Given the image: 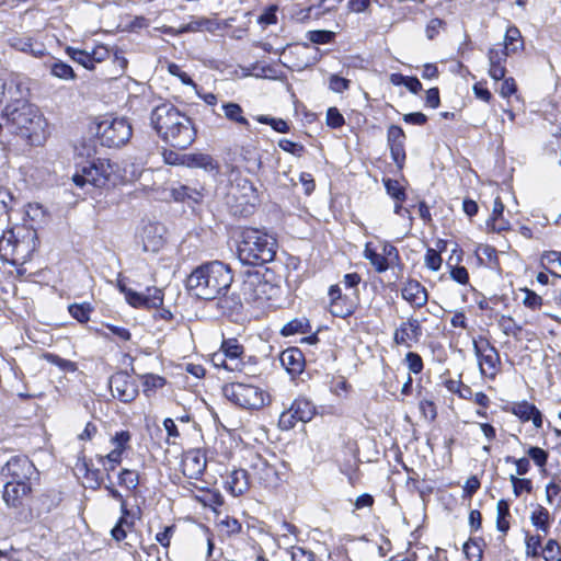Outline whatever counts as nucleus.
<instances>
[{"instance_id": "nucleus-23", "label": "nucleus", "mask_w": 561, "mask_h": 561, "mask_svg": "<svg viewBox=\"0 0 561 561\" xmlns=\"http://www.w3.org/2000/svg\"><path fill=\"white\" fill-rule=\"evenodd\" d=\"M171 196L175 202L182 203H199L203 198V193L196 187H191L184 184H178L171 187Z\"/></svg>"}, {"instance_id": "nucleus-59", "label": "nucleus", "mask_w": 561, "mask_h": 561, "mask_svg": "<svg viewBox=\"0 0 561 561\" xmlns=\"http://www.w3.org/2000/svg\"><path fill=\"white\" fill-rule=\"evenodd\" d=\"M442 256L436 250L427 249L425 254V265L427 268L438 271L442 266Z\"/></svg>"}, {"instance_id": "nucleus-24", "label": "nucleus", "mask_w": 561, "mask_h": 561, "mask_svg": "<svg viewBox=\"0 0 561 561\" xmlns=\"http://www.w3.org/2000/svg\"><path fill=\"white\" fill-rule=\"evenodd\" d=\"M181 163H185L187 167L202 168L206 171L218 170V163L211 156L206 153L184 154Z\"/></svg>"}, {"instance_id": "nucleus-9", "label": "nucleus", "mask_w": 561, "mask_h": 561, "mask_svg": "<svg viewBox=\"0 0 561 561\" xmlns=\"http://www.w3.org/2000/svg\"><path fill=\"white\" fill-rule=\"evenodd\" d=\"M222 392L229 401L243 409H261L268 399L261 388L244 382L228 383L224 386Z\"/></svg>"}, {"instance_id": "nucleus-53", "label": "nucleus", "mask_w": 561, "mask_h": 561, "mask_svg": "<svg viewBox=\"0 0 561 561\" xmlns=\"http://www.w3.org/2000/svg\"><path fill=\"white\" fill-rule=\"evenodd\" d=\"M278 146L282 150L295 157H301L305 152V147L301 144L294 142L289 139H280Z\"/></svg>"}, {"instance_id": "nucleus-32", "label": "nucleus", "mask_w": 561, "mask_h": 561, "mask_svg": "<svg viewBox=\"0 0 561 561\" xmlns=\"http://www.w3.org/2000/svg\"><path fill=\"white\" fill-rule=\"evenodd\" d=\"M550 514L547 508L538 505L530 515V522L537 529L542 530L545 534L548 533L550 524Z\"/></svg>"}, {"instance_id": "nucleus-3", "label": "nucleus", "mask_w": 561, "mask_h": 561, "mask_svg": "<svg viewBox=\"0 0 561 561\" xmlns=\"http://www.w3.org/2000/svg\"><path fill=\"white\" fill-rule=\"evenodd\" d=\"M232 280L230 267L222 262L213 261L192 271L186 279V288L197 298L211 300L225 295Z\"/></svg>"}, {"instance_id": "nucleus-29", "label": "nucleus", "mask_w": 561, "mask_h": 561, "mask_svg": "<svg viewBox=\"0 0 561 561\" xmlns=\"http://www.w3.org/2000/svg\"><path fill=\"white\" fill-rule=\"evenodd\" d=\"M502 48L507 50L511 54L516 53L519 49H523L522 34L516 26H510L506 30V33L504 36V45Z\"/></svg>"}, {"instance_id": "nucleus-45", "label": "nucleus", "mask_w": 561, "mask_h": 561, "mask_svg": "<svg viewBox=\"0 0 561 561\" xmlns=\"http://www.w3.org/2000/svg\"><path fill=\"white\" fill-rule=\"evenodd\" d=\"M462 550H463V553L466 554V558L469 561H481V559H482V548H481V545L477 540L469 539L463 545Z\"/></svg>"}, {"instance_id": "nucleus-10", "label": "nucleus", "mask_w": 561, "mask_h": 561, "mask_svg": "<svg viewBox=\"0 0 561 561\" xmlns=\"http://www.w3.org/2000/svg\"><path fill=\"white\" fill-rule=\"evenodd\" d=\"M474 354L478 358L482 376L494 379L500 371L501 358L497 350L484 340L481 343L473 342Z\"/></svg>"}, {"instance_id": "nucleus-36", "label": "nucleus", "mask_w": 561, "mask_h": 561, "mask_svg": "<svg viewBox=\"0 0 561 561\" xmlns=\"http://www.w3.org/2000/svg\"><path fill=\"white\" fill-rule=\"evenodd\" d=\"M541 261L543 266L549 265L552 268L550 273L556 277H561V252L547 251L542 254Z\"/></svg>"}, {"instance_id": "nucleus-2", "label": "nucleus", "mask_w": 561, "mask_h": 561, "mask_svg": "<svg viewBox=\"0 0 561 561\" xmlns=\"http://www.w3.org/2000/svg\"><path fill=\"white\" fill-rule=\"evenodd\" d=\"M150 123L159 137L174 148L186 149L196 138L192 119L170 102L152 108Z\"/></svg>"}, {"instance_id": "nucleus-12", "label": "nucleus", "mask_w": 561, "mask_h": 561, "mask_svg": "<svg viewBox=\"0 0 561 561\" xmlns=\"http://www.w3.org/2000/svg\"><path fill=\"white\" fill-rule=\"evenodd\" d=\"M165 227L160 222H142L138 238L145 252L157 253L164 245Z\"/></svg>"}, {"instance_id": "nucleus-1", "label": "nucleus", "mask_w": 561, "mask_h": 561, "mask_svg": "<svg viewBox=\"0 0 561 561\" xmlns=\"http://www.w3.org/2000/svg\"><path fill=\"white\" fill-rule=\"evenodd\" d=\"M2 119L10 131L21 136L32 146H39L46 139V119L39 110L27 102L21 89L2 111Z\"/></svg>"}, {"instance_id": "nucleus-57", "label": "nucleus", "mask_w": 561, "mask_h": 561, "mask_svg": "<svg viewBox=\"0 0 561 561\" xmlns=\"http://www.w3.org/2000/svg\"><path fill=\"white\" fill-rule=\"evenodd\" d=\"M523 304L527 308L536 310L542 306V298L530 289H524Z\"/></svg>"}, {"instance_id": "nucleus-14", "label": "nucleus", "mask_w": 561, "mask_h": 561, "mask_svg": "<svg viewBox=\"0 0 561 561\" xmlns=\"http://www.w3.org/2000/svg\"><path fill=\"white\" fill-rule=\"evenodd\" d=\"M31 491L30 482L7 481L3 486L2 497L7 506L19 508L24 505Z\"/></svg>"}, {"instance_id": "nucleus-54", "label": "nucleus", "mask_w": 561, "mask_h": 561, "mask_svg": "<svg viewBox=\"0 0 561 561\" xmlns=\"http://www.w3.org/2000/svg\"><path fill=\"white\" fill-rule=\"evenodd\" d=\"M541 548V537L540 536H530L526 537V554L531 558L539 557Z\"/></svg>"}, {"instance_id": "nucleus-39", "label": "nucleus", "mask_w": 561, "mask_h": 561, "mask_svg": "<svg viewBox=\"0 0 561 561\" xmlns=\"http://www.w3.org/2000/svg\"><path fill=\"white\" fill-rule=\"evenodd\" d=\"M142 379L144 393L148 397L165 385V379L163 377L153 374L144 375Z\"/></svg>"}, {"instance_id": "nucleus-15", "label": "nucleus", "mask_w": 561, "mask_h": 561, "mask_svg": "<svg viewBox=\"0 0 561 561\" xmlns=\"http://www.w3.org/2000/svg\"><path fill=\"white\" fill-rule=\"evenodd\" d=\"M422 335L421 323L417 319L409 318L394 331L393 340L399 345L410 346L409 342H417Z\"/></svg>"}, {"instance_id": "nucleus-64", "label": "nucleus", "mask_w": 561, "mask_h": 561, "mask_svg": "<svg viewBox=\"0 0 561 561\" xmlns=\"http://www.w3.org/2000/svg\"><path fill=\"white\" fill-rule=\"evenodd\" d=\"M291 559L293 561H314V556L311 551L305 550L301 547H293Z\"/></svg>"}, {"instance_id": "nucleus-16", "label": "nucleus", "mask_w": 561, "mask_h": 561, "mask_svg": "<svg viewBox=\"0 0 561 561\" xmlns=\"http://www.w3.org/2000/svg\"><path fill=\"white\" fill-rule=\"evenodd\" d=\"M401 295L414 308L425 306L428 300L426 288L415 279H409L403 284Z\"/></svg>"}, {"instance_id": "nucleus-48", "label": "nucleus", "mask_w": 561, "mask_h": 561, "mask_svg": "<svg viewBox=\"0 0 561 561\" xmlns=\"http://www.w3.org/2000/svg\"><path fill=\"white\" fill-rule=\"evenodd\" d=\"M148 309L158 308L163 304V294L162 290L157 287L147 288V293L145 294Z\"/></svg>"}, {"instance_id": "nucleus-33", "label": "nucleus", "mask_w": 561, "mask_h": 561, "mask_svg": "<svg viewBox=\"0 0 561 561\" xmlns=\"http://www.w3.org/2000/svg\"><path fill=\"white\" fill-rule=\"evenodd\" d=\"M510 516V505L507 501L500 500L496 504V528L506 534L510 529L507 517Z\"/></svg>"}, {"instance_id": "nucleus-21", "label": "nucleus", "mask_w": 561, "mask_h": 561, "mask_svg": "<svg viewBox=\"0 0 561 561\" xmlns=\"http://www.w3.org/2000/svg\"><path fill=\"white\" fill-rule=\"evenodd\" d=\"M183 472L191 479H197L206 468V460L198 451H190L183 459Z\"/></svg>"}, {"instance_id": "nucleus-43", "label": "nucleus", "mask_w": 561, "mask_h": 561, "mask_svg": "<svg viewBox=\"0 0 561 561\" xmlns=\"http://www.w3.org/2000/svg\"><path fill=\"white\" fill-rule=\"evenodd\" d=\"M383 184L387 193L397 202H403L405 199L407 195L404 188L397 180L386 179L383 180Z\"/></svg>"}, {"instance_id": "nucleus-8", "label": "nucleus", "mask_w": 561, "mask_h": 561, "mask_svg": "<svg viewBox=\"0 0 561 561\" xmlns=\"http://www.w3.org/2000/svg\"><path fill=\"white\" fill-rule=\"evenodd\" d=\"M279 288L264 279L260 272H248L241 285V296L249 304L263 306L277 296Z\"/></svg>"}, {"instance_id": "nucleus-46", "label": "nucleus", "mask_w": 561, "mask_h": 561, "mask_svg": "<svg viewBox=\"0 0 561 561\" xmlns=\"http://www.w3.org/2000/svg\"><path fill=\"white\" fill-rule=\"evenodd\" d=\"M499 325L506 335L517 336L522 331V327L508 316H502L499 320Z\"/></svg>"}, {"instance_id": "nucleus-50", "label": "nucleus", "mask_w": 561, "mask_h": 561, "mask_svg": "<svg viewBox=\"0 0 561 561\" xmlns=\"http://www.w3.org/2000/svg\"><path fill=\"white\" fill-rule=\"evenodd\" d=\"M380 253H381V256H383V259L387 262H389V267L392 265H396L400 262V255H399L398 249L388 242H385L382 244Z\"/></svg>"}, {"instance_id": "nucleus-19", "label": "nucleus", "mask_w": 561, "mask_h": 561, "mask_svg": "<svg viewBox=\"0 0 561 561\" xmlns=\"http://www.w3.org/2000/svg\"><path fill=\"white\" fill-rule=\"evenodd\" d=\"M10 44L19 51L30 54L34 57H42L46 53V47L43 43L34 41L30 36H15L11 38Z\"/></svg>"}, {"instance_id": "nucleus-41", "label": "nucleus", "mask_w": 561, "mask_h": 561, "mask_svg": "<svg viewBox=\"0 0 561 561\" xmlns=\"http://www.w3.org/2000/svg\"><path fill=\"white\" fill-rule=\"evenodd\" d=\"M329 387L330 391L340 398H346L352 388L346 379L342 376L332 377Z\"/></svg>"}, {"instance_id": "nucleus-34", "label": "nucleus", "mask_w": 561, "mask_h": 561, "mask_svg": "<svg viewBox=\"0 0 561 561\" xmlns=\"http://www.w3.org/2000/svg\"><path fill=\"white\" fill-rule=\"evenodd\" d=\"M15 95H21V84L14 80L0 79V105L7 99L11 102Z\"/></svg>"}, {"instance_id": "nucleus-35", "label": "nucleus", "mask_w": 561, "mask_h": 561, "mask_svg": "<svg viewBox=\"0 0 561 561\" xmlns=\"http://www.w3.org/2000/svg\"><path fill=\"white\" fill-rule=\"evenodd\" d=\"M219 533L222 536L231 537L241 531V524L237 518L225 516L217 523Z\"/></svg>"}, {"instance_id": "nucleus-55", "label": "nucleus", "mask_w": 561, "mask_h": 561, "mask_svg": "<svg viewBox=\"0 0 561 561\" xmlns=\"http://www.w3.org/2000/svg\"><path fill=\"white\" fill-rule=\"evenodd\" d=\"M387 140L389 146L396 144L404 145L405 134L400 126L391 125L388 128Z\"/></svg>"}, {"instance_id": "nucleus-60", "label": "nucleus", "mask_w": 561, "mask_h": 561, "mask_svg": "<svg viewBox=\"0 0 561 561\" xmlns=\"http://www.w3.org/2000/svg\"><path fill=\"white\" fill-rule=\"evenodd\" d=\"M345 121L343 115L336 107H330L327 112V124L331 128H340L344 125Z\"/></svg>"}, {"instance_id": "nucleus-22", "label": "nucleus", "mask_w": 561, "mask_h": 561, "mask_svg": "<svg viewBox=\"0 0 561 561\" xmlns=\"http://www.w3.org/2000/svg\"><path fill=\"white\" fill-rule=\"evenodd\" d=\"M250 486L248 472L243 469L233 470L226 480V489L233 495H242Z\"/></svg>"}, {"instance_id": "nucleus-30", "label": "nucleus", "mask_w": 561, "mask_h": 561, "mask_svg": "<svg viewBox=\"0 0 561 561\" xmlns=\"http://www.w3.org/2000/svg\"><path fill=\"white\" fill-rule=\"evenodd\" d=\"M220 351L229 362L234 364L239 363L238 359L243 353V346L236 339H228L222 341Z\"/></svg>"}, {"instance_id": "nucleus-47", "label": "nucleus", "mask_w": 561, "mask_h": 561, "mask_svg": "<svg viewBox=\"0 0 561 561\" xmlns=\"http://www.w3.org/2000/svg\"><path fill=\"white\" fill-rule=\"evenodd\" d=\"M16 205V199L10 190L0 187V213L7 214Z\"/></svg>"}, {"instance_id": "nucleus-38", "label": "nucleus", "mask_w": 561, "mask_h": 561, "mask_svg": "<svg viewBox=\"0 0 561 561\" xmlns=\"http://www.w3.org/2000/svg\"><path fill=\"white\" fill-rule=\"evenodd\" d=\"M118 483L121 486L134 491L139 484V476L134 470L123 469L118 474Z\"/></svg>"}, {"instance_id": "nucleus-44", "label": "nucleus", "mask_w": 561, "mask_h": 561, "mask_svg": "<svg viewBox=\"0 0 561 561\" xmlns=\"http://www.w3.org/2000/svg\"><path fill=\"white\" fill-rule=\"evenodd\" d=\"M121 290L125 294V298L127 302L135 308H147V300L145 294L134 291L131 289H127L124 286H121Z\"/></svg>"}, {"instance_id": "nucleus-4", "label": "nucleus", "mask_w": 561, "mask_h": 561, "mask_svg": "<svg viewBox=\"0 0 561 561\" xmlns=\"http://www.w3.org/2000/svg\"><path fill=\"white\" fill-rule=\"evenodd\" d=\"M38 245L37 232L25 225L4 230L0 237V259L12 265H22L31 260Z\"/></svg>"}, {"instance_id": "nucleus-7", "label": "nucleus", "mask_w": 561, "mask_h": 561, "mask_svg": "<svg viewBox=\"0 0 561 561\" xmlns=\"http://www.w3.org/2000/svg\"><path fill=\"white\" fill-rule=\"evenodd\" d=\"M133 135L130 123L124 117H104L96 127V136L102 146L119 148L127 144Z\"/></svg>"}, {"instance_id": "nucleus-11", "label": "nucleus", "mask_w": 561, "mask_h": 561, "mask_svg": "<svg viewBox=\"0 0 561 561\" xmlns=\"http://www.w3.org/2000/svg\"><path fill=\"white\" fill-rule=\"evenodd\" d=\"M2 473L9 481L30 482L37 474L33 462L25 456L11 457L2 468Z\"/></svg>"}, {"instance_id": "nucleus-17", "label": "nucleus", "mask_w": 561, "mask_h": 561, "mask_svg": "<svg viewBox=\"0 0 561 561\" xmlns=\"http://www.w3.org/2000/svg\"><path fill=\"white\" fill-rule=\"evenodd\" d=\"M511 53L501 48L500 45L493 46L488 51L489 58V75L495 81L502 80L505 78L506 68L505 62L506 58Z\"/></svg>"}, {"instance_id": "nucleus-49", "label": "nucleus", "mask_w": 561, "mask_h": 561, "mask_svg": "<svg viewBox=\"0 0 561 561\" xmlns=\"http://www.w3.org/2000/svg\"><path fill=\"white\" fill-rule=\"evenodd\" d=\"M256 119L262 124L271 125V127L278 133H287L289 130L287 122H285L282 118H274L265 115H260L256 117Z\"/></svg>"}, {"instance_id": "nucleus-61", "label": "nucleus", "mask_w": 561, "mask_h": 561, "mask_svg": "<svg viewBox=\"0 0 561 561\" xmlns=\"http://www.w3.org/2000/svg\"><path fill=\"white\" fill-rule=\"evenodd\" d=\"M297 422L300 421L296 419V415H294V413L288 409L280 414L278 425L282 430L288 431L293 428Z\"/></svg>"}, {"instance_id": "nucleus-13", "label": "nucleus", "mask_w": 561, "mask_h": 561, "mask_svg": "<svg viewBox=\"0 0 561 561\" xmlns=\"http://www.w3.org/2000/svg\"><path fill=\"white\" fill-rule=\"evenodd\" d=\"M108 386L114 398L124 403H129L138 396V386L125 371H118L111 376Z\"/></svg>"}, {"instance_id": "nucleus-58", "label": "nucleus", "mask_w": 561, "mask_h": 561, "mask_svg": "<svg viewBox=\"0 0 561 561\" xmlns=\"http://www.w3.org/2000/svg\"><path fill=\"white\" fill-rule=\"evenodd\" d=\"M510 480L512 482L515 496H519L523 491H526L528 493L531 491L533 486L531 481L529 479H520L512 474Z\"/></svg>"}, {"instance_id": "nucleus-26", "label": "nucleus", "mask_w": 561, "mask_h": 561, "mask_svg": "<svg viewBox=\"0 0 561 561\" xmlns=\"http://www.w3.org/2000/svg\"><path fill=\"white\" fill-rule=\"evenodd\" d=\"M133 527H134V520H133L131 514L130 515L122 514L118 522L111 530V535H112L113 539H115L116 541H122L123 539L128 537V535L131 533Z\"/></svg>"}, {"instance_id": "nucleus-20", "label": "nucleus", "mask_w": 561, "mask_h": 561, "mask_svg": "<svg viewBox=\"0 0 561 561\" xmlns=\"http://www.w3.org/2000/svg\"><path fill=\"white\" fill-rule=\"evenodd\" d=\"M280 363L293 375L300 374L304 369L305 358L297 347H290L282 352Z\"/></svg>"}, {"instance_id": "nucleus-25", "label": "nucleus", "mask_w": 561, "mask_h": 561, "mask_svg": "<svg viewBox=\"0 0 561 561\" xmlns=\"http://www.w3.org/2000/svg\"><path fill=\"white\" fill-rule=\"evenodd\" d=\"M289 410L296 415V419L304 423L309 422L316 412L314 405L305 398L294 400Z\"/></svg>"}, {"instance_id": "nucleus-52", "label": "nucleus", "mask_w": 561, "mask_h": 561, "mask_svg": "<svg viewBox=\"0 0 561 561\" xmlns=\"http://www.w3.org/2000/svg\"><path fill=\"white\" fill-rule=\"evenodd\" d=\"M351 81L337 75H331L329 78V89L335 93H342L350 89Z\"/></svg>"}, {"instance_id": "nucleus-6", "label": "nucleus", "mask_w": 561, "mask_h": 561, "mask_svg": "<svg viewBox=\"0 0 561 561\" xmlns=\"http://www.w3.org/2000/svg\"><path fill=\"white\" fill-rule=\"evenodd\" d=\"M116 164L110 160L99 158L78 170L72 175V181L80 188L87 185L106 187L116 183Z\"/></svg>"}, {"instance_id": "nucleus-40", "label": "nucleus", "mask_w": 561, "mask_h": 561, "mask_svg": "<svg viewBox=\"0 0 561 561\" xmlns=\"http://www.w3.org/2000/svg\"><path fill=\"white\" fill-rule=\"evenodd\" d=\"M134 553L137 561H160V550L153 543L141 546L140 550Z\"/></svg>"}, {"instance_id": "nucleus-28", "label": "nucleus", "mask_w": 561, "mask_h": 561, "mask_svg": "<svg viewBox=\"0 0 561 561\" xmlns=\"http://www.w3.org/2000/svg\"><path fill=\"white\" fill-rule=\"evenodd\" d=\"M222 110L227 119L232 123L239 124L244 127H249L250 123L243 115L242 107L233 102H228L222 104Z\"/></svg>"}, {"instance_id": "nucleus-18", "label": "nucleus", "mask_w": 561, "mask_h": 561, "mask_svg": "<svg viewBox=\"0 0 561 561\" xmlns=\"http://www.w3.org/2000/svg\"><path fill=\"white\" fill-rule=\"evenodd\" d=\"M511 412L516 415L522 422L531 421L536 428L542 426L541 412L528 401H520L513 403Z\"/></svg>"}, {"instance_id": "nucleus-62", "label": "nucleus", "mask_w": 561, "mask_h": 561, "mask_svg": "<svg viewBox=\"0 0 561 561\" xmlns=\"http://www.w3.org/2000/svg\"><path fill=\"white\" fill-rule=\"evenodd\" d=\"M334 37L331 31H312L309 33V39L314 44L330 43Z\"/></svg>"}, {"instance_id": "nucleus-5", "label": "nucleus", "mask_w": 561, "mask_h": 561, "mask_svg": "<svg viewBox=\"0 0 561 561\" xmlns=\"http://www.w3.org/2000/svg\"><path fill=\"white\" fill-rule=\"evenodd\" d=\"M276 239L265 231L245 228L238 245L239 260L248 265H261L273 261L276 254Z\"/></svg>"}, {"instance_id": "nucleus-42", "label": "nucleus", "mask_w": 561, "mask_h": 561, "mask_svg": "<svg viewBox=\"0 0 561 561\" xmlns=\"http://www.w3.org/2000/svg\"><path fill=\"white\" fill-rule=\"evenodd\" d=\"M66 53L71 59L82 65L84 68L93 69L91 64L90 51L73 47H67Z\"/></svg>"}, {"instance_id": "nucleus-51", "label": "nucleus", "mask_w": 561, "mask_h": 561, "mask_svg": "<svg viewBox=\"0 0 561 561\" xmlns=\"http://www.w3.org/2000/svg\"><path fill=\"white\" fill-rule=\"evenodd\" d=\"M561 553V546L554 539H549L541 550V556L546 561L554 560Z\"/></svg>"}, {"instance_id": "nucleus-56", "label": "nucleus", "mask_w": 561, "mask_h": 561, "mask_svg": "<svg viewBox=\"0 0 561 561\" xmlns=\"http://www.w3.org/2000/svg\"><path fill=\"white\" fill-rule=\"evenodd\" d=\"M404 360L410 373L420 374L423 370V359L417 353L409 352Z\"/></svg>"}, {"instance_id": "nucleus-31", "label": "nucleus", "mask_w": 561, "mask_h": 561, "mask_svg": "<svg viewBox=\"0 0 561 561\" xmlns=\"http://www.w3.org/2000/svg\"><path fill=\"white\" fill-rule=\"evenodd\" d=\"M364 257L370 262L378 273L386 272L389 268V262H387L380 252H377L367 243L364 250Z\"/></svg>"}, {"instance_id": "nucleus-37", "label": "nucleus", "mask_w": 561, "mask_h": 561, "mask_svg": "<svg viewBox=\"0 0 561 561\" xmlns=\"http://www.w3.org/2000/svg\"><path fill=\"white\" fill-rule=\"evenodd\" d=\"M69 313L80 323L89 321L92 307L90 304H72L68 307Z\"/></svg>"}, {"instance_id": "nucleus-63", "label": "nucleus", "mask_w": 561, "mask_h": 561, "mask_svg": "<svg viewBox=\"0 0 561 561\" xmlns=\"http://www.w3.org/2000/svg\"><path fill=\"white\" fill-rule=\"evenodd\" d=\"M110 56V49L104 45H98L90 51L92 68L95 62H101Z\"/></svg>"}, {"instance_id": "nucleus-27", "label": "nucleus", "mask_w": 561, "mask_h": 561, "mask_svg": "<svg viewBox=\"0 0 561 561\" xmlns=\"http://www.w3.org/2000/svg\"><path fill=\"white\" fill-rule=\"evenodd\" d=\"M46 67L49 69L50 75L61 80H73L76 73L71 66L68 64L54 59L51 62H46Z\"/></svg>"}]
</instances>
